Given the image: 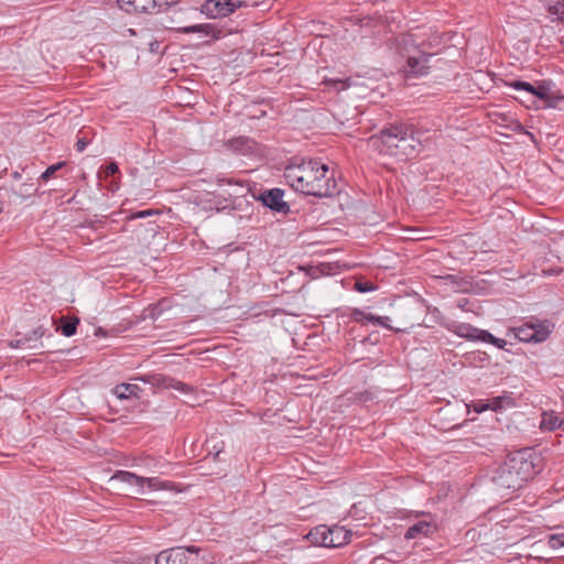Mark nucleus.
I'll return each mask as SVG.
<instances>
[{
  "mask_svg": "<svg viewBox=\"0 0 564 564\" xmlns=\"http://www.w3.org/2000/svg\"><path fill=\"white\" fill-rule=\"evenodd\" d=\"M286 183L296 192L316 197H330L339 193L336 178L328 165L318 160L296 159L284 170Z\"/></svg>",
  "mask_w": 564,
  "mask_h": 564,
  "instance_id": "1",
  "label": "nucleus"
},
{
  "mask_svg": "<svg viewBox=\"0 0 564 564\" xmlns=\"http://www.w3.org/2000/svg\"><path fill=\"white\" fill-rule=\"evenodd\" d=\"M543 459L532 448L511 453L499 465L492 476V482L499 491H516L542 470Z\"/></svg>",
  "mask_w": 564,
  "mask_h": 564,
  "instance_id": "2",
  "label": "nucleus"
},
{
  "mask_svg": "<svg viewBox=\"0 0 564 564\" xmlns=\"http://www.w3.org/2000/svg\"><path fill=\"white\" fill-rule=\"evenodd\" d=\"M419 141L412 127L405 123H387L379 133L369 137L368 147L380 155L408 160L416 152Z\"/></svg>",
  "mask_w": 564,
  "mask_h": 564,
  "instance_id": "3",
  "label": "nucleus"
},
{
  "mask_svg": "<svg viewBox=\"0 0 564 564\" xmlns=\"http://www.w3.org/2000/svg\"><path fill=\"white\" fill-rule=\"evenodd\" d=\"M199 551L194 545L166 549L155 556V564H204Z\"/></svg>",
  "mask_w": 564,
  "mask_h": 564,
  "instance_id": "4",
  "label": "nucleus"
},
{
  "mask_svg": "<svg viewBox=\"0 0 564 564\" xmlns=\"http://www.w3.org/2000/svg\"><path fill=\"white\" fill-rule=\"evenodd\" d=\"M513 333L516 338L524 343H541L544 341L551 334V324L543 323H525L522 326L514 327Z\"/></svg>",
  "mask_w": 564,
  "mask_h": 564,
  "instance_id": "5",
  "label": "nucleus"
},
{
  "mask_svg": "<svg viewBox=\"0 0 564 564\" xmlns=\"http://www.w3.org/2000/svg\"><path fill=\"white\" fill-rule=\"evenodd\" d=\"M432 56V54H426L420 50H416L415 54L410 55L406 59V65L404 67V73L406 77H417L426 75L430 68L429 59Z\"/></svg>",
  "mask_w": 564,
  "mask_h": 564,
  "instance_id": "6",
  "label": "nucleus"
},
{
  "mask_svg": "<svg viewBox=\"0 0 564 564\" xmlns=\"http://www.w3.org/2000/svg\"><path fill=\"white\" fill-rule=\"evenodd\" d=\"M284 192L280 188H271L261 193L258 197L262 204L273 212L288 214L290 206L283 200Z\"/></svg>",
  "mask_w": 564,
  "mask_h": 564,
  "instance_id": "7",
  "label": "nucleus"
},
{
  "mask_svg": "<svg viewBox=\"0 0 564 564\" xmlns=\"http://www.w3.org/2000/svg\"><path fill=\"white\" fill-rule=\"evenodd\" d=\"M141 380L145 383H150L153 387L158 388H171L184 393L192 391L191 387L186 383L178 381L172 377L165 376L163 373H150L144 375Z\"/></svg>",
  "mask_w": 564,
  "mask_h": 564,
  "instance_id": "8",
  "label": "nucleus"
},
{
  "mask_svg": "<svg viewBox=\"0 0 564 564\" xmlns=\"http://www.w3.org/2000/svg\"><path fill=\"white\" fill-rule=\"evenodd\" d=\"M229 0H206L200 6V12L209 19H220L234 13Z\"/></svg>",
  "mask_w": 564,
  "mask_h": 564,
  "instance_id": "9",
  "label": "nucleus"
},
{
  "mask_svg": "<svg viewBox=\"0 0 564 564\" xmlns=\"http://www.w3.org/2000/svg\"><path fill=\"white\" fill-rule=\"evenodd\" d=\"M120 9L129 14L158 13L156 0H117Z\"/></svg>",
  "mask_w": 564,
  "mask_h": 564,
  "instance_id": "10",
  "label": "nucleus"
},
{
  "mask_svg": "<svg viewBox=\"0 0 564 564\" xmlns=\"http://www.w3.org/2000/svg\"><path fill=\"white\" fill-rule=\"evenodd\" d=\"M427 517L429 519L420 520L416 523L410 525L404 533V539L412 540L432 535L436 529V524L430 514Z\"/></svg>",
  "mask_w": 564,
  "mask_h": 564,
  "instance_id": "11",
  "label": "nucleus"
},
{
  "mask_svg": "<svg viewBox=\"0 0 564 564\" xmlns=\"http://www.w3.org/2000/svg\"><path fill=\"white\" fill-rule=\"evenodd\" d=\"M351 532L340 525L329 527L328 547H340L350 542Z\"/></svg>",
  "mask_w": 564,
  "mask_h": 564,
  "instance_id": "12",
  "label": "nucleus"
},
{
  "mask_svg": "<svg viewBox=\"0 0 564 564\" xmlns=\"http://www.w3.org/2000/svg\"><path fill=\"white\" fill-rule=\"evenodd\" d=\"M552 17L553 22L564 25V0H539Z\"/></svg>",
  "mask_w": 564,
  "mask_h": 564,
  "instance_id": "13",
  "label": "nucleus"
},
{
  "mask_svg": "<svg viewBox=\"0 0 564 564\" xmlns=\"http://www.w3.org/2000/svg\"><path fill=\"white\" fill-rule=\"evenodd\" d=\"M177 31L181 33H184V34L203 33L205 35H208V36L210 35L213 37H218L219 34L221 33V31L219 29H217L212 23H202V24H193V25H188V26H183V28H178Z\"/></svg>",
  "mask_w": 564,
  "mask_h": 564,
  "instance_id": "14",
  "label": "nucleus"
},
{
  "mask_svg": "<svg viewBox=\"0 0 564 564\" xmlns=\"http://www.w3.org/2000/svg\"><path fill=\"white\" fill-rule=\"evenodd\" d=\"M306 538L315 545L328 547L329 527L317 525L307 533Z\"/></svg>",
  "mask_w": 564,
  "mask_h": 564,
  "instance_id": "15",
  "label": "nucleus"
},
{
  "mask_svg": "<svg viewBox=\"0 0 564 564\" xmlns=\"http://www.w3.org/2000/svg\"><path fill=\"white\" fill-rule=\"evenodd\" d=\"M445 326L451 330L453 332L454 334H456L457 336L459 337H463V338H466V339H469V340H476L477 339V335H478V330L479 328L470 325V324H466V323H454V324H451V325H446Z\"/></svg>",
  "mask_w": 564,
  "mask_h": 564,
  "instance_id": "16",
  "label": "nucleus"
},
{
  "mask_svg": "<svg viewBox=\"0 0 564 564\" xmlns=\"http://www.w3.org/2000/svg\"><path fill=\"white\" fill-rule=\"evenodd\" d=\"M564 423V420L561 419L555 412H543L541 422H540V429L542 431H554L555 429H558Z\"/></svg>",
  "mask_w": 564,
  "mask_h": 564,
  "instance_id": "17",
  "label": "nucleus"
},
{
  "mask_svg": "<svg viewBox=\"0 0 564 564\" xmlns=\"http://www.w3.org/2000/svg\"><path fill=\"white\" fill-rule=\"evenodd\" d=\"M112 479L119 480L121 482L131 485V486H138L141 489L145 485V477L138 476L133 473L126 471V470H119L113 476Z\"/></svg>",
  "mask_w": 564,
  "mask_h": 564,
  "instance_id": "18",
  "label": "nucleus"
},
{
  "mask_svg": "<svg viewBox=\"0 0 564 564\" xmlns=\"http://www.w3.org/2000/svg\"><path fill=\"white\" fill-rule=\"evenodd\" d=\"M140 391V387L133 383H121L113 388V393L121 400H127L132 397L137 398Z\"/></svg>",
  "mask_w": 564,
  "mask_h": 564,
  "instance_id": "19",
  "label": "nucleus"
},
{
  "mask_svg": "<svg viewBox=\"0 0 564 564\" xmlns=\"http://www.w3.org/2000/svg\"><path fill=\"white\" fill-rule=\"evenodd\" d=\"M225 443L218 437H210L206 441V458L213 457V460H220V454L223 453Z\"/></svg>",
  "mask_w": 564,
  "mask_h": 564,
  "instance_id": "20",
  "label": "nucleus"
},
{
  "mask_svg": "<svg viewBox=\"0 0 564 564\" xmlns=\"http://www.w3.org/2000/svg\"><path fill=\"white\" fill-rule=\"evenodd\" d=\"M78 324V317L63 316L61 318V325L57 327V330H59L65 337H70L76 334Z\"/></svg>",
  "mask_w": 564,
  "mask_h": 564,
  "instance_id": "21",
  "label": "nucleus"
},
{
  "mask_svg": "<svg viewBox=\"0 0 564 564\" xmlns=\"http://www.w3.org/2000/svg\"><path fill=\"white\" fill-rule=\"evenodd\" d=\"M145 484L151 490H176L175 482L162 480L159 477H145Z\"/></svg>",
  "mask_w": 564,
  "mask_h": 564,
  "instance_id": "22",
  "label": "nucleus"
},
{
  "mask_svg": "<svg viewBox=\"0 0 564 564\" xmlns=\"http://www.w3.org/2000/svg\"><path fill=\"white\" fill-rule=\"evenodd\" d=\"M488 401L490 403V409L496 412L500 411L505 408L514 406V404H516L513 398L511 395H507V394L494 397V398L489 399Z\"/></svg>",
  "mask_w": 564,
  "mask_h": 564,
  "instance_id": "23",
  "label": "nucleus"
},
{
  "mask_svg": "<svg viewBox=\"0 0 564 564\" xmlns=\"http://www.w3.org/2000/svg\"><path fill=\"white\" fill-rule=\"evenodd\" d=\"M167 307V302L165 300H162L155 304H151L143 311L144 318H151L155 321Z\"/></svg>",
  "mask_w": 564,
  "mask_h": 564,
  "instance_id": "24",
  "label": "nucleus"
},
{
  "mask_svg": "<svg viewBox=\"0 0 564 564\" xmlns=\"http://www.w3.org/2000/svg\"><path fill=\"white\" fill-rule=\"evenodd\" d=\"M547 544L552 549L564 546V525L555 528V532L547 536Z\"/></svg>",
  "mask_w": 564,
  "mask_h": 564,
  "instance_id": "25",
  "label": "nucleus"
},
{
  "mask_svg": "<svg viewBox=\"0 0 564 564\" xmlns=\"http://www.w3.org/2000/svg\"><path fill=\"white\" fill-rule=\"evenodd\" d=\"M36 192L37 188L34 186L32 182H25L19 187V189H13V194L21 199L31 197L35 195Z\"/></svg>",
  "mask_w": 564,
  "mask_h": 564,
  "instance_id": "26",
  "label": "nucleus"
},
{
  "mask_svg": "<svg viewBox=\"0 0 564 564\" xmlns=\"http://www.w3.org/2000/svg\"><path fill=\"white\" fill-rule=\"evenodd\" d=\"M389 321L390 318L388 316H377V315H373V314H368L367 316V323H372V324H376V325H380L387 329H390L394 333H399V332H402L403 329L401 328H394L392 327L390 324H389Z\"/></svg>",
  "mask_w": 564,
  "mask_h": 564,
  "instance_id": "27",
  "label": "nucleus"
},
{
  "mask_svg": "<svg viewBox=\"0 0 564 564\" xmlns=\"http://www.w3.org/2000/svg\"><path fill=\"white\" fill-rule=\"evenodd\" d=\"M44 334H45V329L43 328V326H39L35 329H33L30 335H25L23 338L18 339L15 346L20 347L31 340H39L44 336Z\"/></svg>",
  "mask_w": 564,
  "mask_h": 564,
  "instance_id": "28",
  "label": "nucleus"
},
{
  "mask_svg": "<svg viewBox=\"0 0 564 564\" xmlns=\"http://www.w3.org/2000/svg\"><path fill=\"white\" fill-rule=\"evenodd\" d=\"M66 165V162H57L48 166L39 177L42 182H47L51 177L55 176L56 172L62 170Z\"/></svg>",
  "mask_w": 564,
  "mask_h": 564,
  "instance_id": "29",
  "label": "nucleus"
},
{
  "mask_svg": "<svg viewBox=\"0 0 564 564\" xmlns=\"http://www.w3.org/2000/svg\"><path fill=\"white\" fill-rule=\"evenodd\" d=\"M551 93L552 90L550 87V83L541 82L538 86H535L534 97L545 101L547 98H550Z\"/></svg>",
  "mask_w": 564,
  "mask_h": 564,
  "instance_id": "30",
  "label": "nucleus"
},
{
  "mask_svg": "<svg viewBox=\"0 0 564 564\" xmlns=\"http://www.w3.org/2000/svg\"><path fill=\"white\" fill-rule=\"evenodd\" d=\"M508 86L517 89V90H524L529 93L530 95L534 96L535 86H533L530 83L523 82V80H512L508 83Z\"/></svg>",
  "mask_w": 564,
  "mask_h": 564,
  "instance_id": "31",
  "label": "nucleus"
},
{
  "mask_svg": "<svg viewBox=\"0 0 564 564\" xmlns=\"http://www.w3.org/2000/svg\"><path fill=\"white\" fill-rule=\"evenodd\" d=\"M376 289L375 283L370 281H356L354 284V290L359 293L371 292Z\"/></svg>",
  "mask_w": 564,
  "mask_h": 564,
  "instance_id": "32",
  "label": "nucleus"
},
{
  "mask_svg": "<svg viewBox=\"0 0 564 564\" xmlns=\"http://www.w3.org/2000/svg\"><path fill=\"white\" fill-rule=\"evenodd\" d=\"M328 269H329V264L327 263H321L317 267H314V268H311L310 271H308V274L313 278V279H316L318 278L321 274H325L328 272Z\"/></svg>",
  "mask_w": 564,
  "mask_h": 564,
  "instance_id": "33",
  "label": "nucleus"
},
{
  "mask_svg": "<svg viewBox=\"0 0 564 564\" xmlns=\"http://www.w3.org/2000/svg\"><path fill=\"white\" fill-rule=\"evenodd\" d=\"M476 340H480V341L494 345V343L496 341V337L488 330L479 329Z\"/></svg>",
  "mask_w": 564,
  "mask_h": 564,
  "instance_id": "34",
  "label": "nucleus"
},
{
  "mask_svg": "<svg viewBox=\"0 0 564 564\" xmlns=\"http://www.w3.org/2000/svg\"><path fill=\"white\" fill-rule=\"evenodd\" d=\"M230 3H232V9L234 11H236L238 8H242V7H254L257 4L256 1H250V0H229Z\"/></svg>",
  "mask_w": 564,
  "mask_h": 564,
  "instance_id": "35",
  "label": "nucleus"
},
{
  "mask_svg": "<svg viewBox=\"0 0 564 564\" xmlns=\"http://www.w3.org/2000/svg\"><path fill=\"white\" fill-rule=\"evenodd\" d=\"M563 96H557L553 91L550 94V98H547L544 102L547 107L555 108L557 107L558 102L563 100Z\"/></svg>",
  "mask_w": 564,
  "mask_h": 564,
  "instance_id": "36",
  "label": "nucleus"
},
{
  "mask_svg": "<svg viewBox=\"0 0 564 564\" xmlns=\"http://www.w3.org/2000/svg\"><path fill=\"white\" fill-rule=\"evenodd\" d=\"M369 313H365L359 308H354L350 317L356 322H367V316Z\"/></svg>",
  "mask_w": 564,
  "mask_h": 564,
  "instance_id": "37",
  "label": "nucleus"
},
{
  "mask_svg": "<svg viewBox=\"0 0 564 564\" xmlns=\"http://www.w3.org/2000/svg\"><path fill=\"white\" fill-rule=\"evenodd\" d=\"M181 0H156L158 11H164L171 6L178 3Z\"/></svg>",
  "mask_w": 564,
  "mask_h": 564,
  "instance_id": "38",
  "label": "nucleus"
},
{
  "mask_svg": "<svg viewBox=\"0 0 564 564\" xmlns=\"http://www.w3.org/2000/svg\"><path fill=\"white\" fill-rule=\"evenodd\" d=\"M221 182L227 185H232V184L238 185L241 188L246 189L247 192L250 189L248 183L242 180L224 178V180H221Z\"/></svg>",
  "mask_w": 564,
  "mask_h": 564,
  "instance_id": "39",
  "label": "nucleus"
},
{
  "mask_svg": "<svg viewBox=\"0 0 564 564\" xmlns=\"http://www.w3.org/2000/svg\"><path fill=\"white\" fill-rule=\"evenodd\" d=\"M153 214H154V212L152 209L140 210V212L131 214L129 216V219L132 220V219H138V218H144V217L151 216Z\"/></svg>",
  "mask_w": 564,
  "mask_h": 564,
  "instance_id": "40",
  "label": "nucleus"
},
{
  "mask_svg": "<svg viewBox=\"0 0 564 564\" xmlns=\"http://www.w3.org/2000/svg\"><path fill=\"white\" fill-rule=\"evenodd\" d=\"M474 408H475L476 412L480 413V412H484V411L490 409V403H489V401L484 402L482 400H480L474 404Z\"/></svg>",
  "mask_w": 564,
  "mask_h": 564,
  "instance_id": "41",
  "label": "nucleus"
},
{
  "mask_svg": "<svg viewBox=\"0 0 564 564\" xmlns=\"http://www.w3.org/2000/svg\"><path fill=\"white\" fill-rule=\"evenodd\" d=\"M234 143L236 144H239V145H243L247 148V150H250L251 149V140L247 139V138H238L234 141Z\"/></svg>",
  "mask_w": 564,
  "mask_h": 564,
  "instance_id": "42",
  "label": "nucleus"
},
{
  "mask_svg": "<svg viewBox=\"0 0 564 564\" xmlns=\"http://www.w3.org/2000/svg\"><path fill=\"white\" fill-rule=\"evenodd\" d=\"M87 144L88 142L84 138H79L75 147L78 152H83L86 149Z\"/></svg>",
  "mask_w": 564,
  "mask_h": 564,
  "instance_id": "43",
  "label": "nucleus"
},
{
  "mask_svg": "<svg viewBox=\"0 0 564 564\" xmlns=\"http://www.w3.org/2000/svg\"><path fill=\"white\" fill-rule=\"evenodd\" d=\"M118 171H119V169H118V165H117L116 163H110V164L107 166V174H108V175H113V174H116Z\"/></svg>",
  "mask_w": 564,
  "mask_h": 564,
  "instance_id": "44",
  "label": "nucleus"
},
{
  "mask_svg": "<svg viewBox=\"0 0 564 564\" xmlns=\"http://www.w3.org/2000/svg\"><path fill=\"white\" fill-rule=\"evenodd\" d=\"M494 345L500 349H505L507 341L502 338L496 337V341L494 343Z\"/></svg>",
  "mask_w": 564,
  "mask_h": 564,
  "instance_id": "45",
  "label": "nucleus"
},
{
  "mask_svg": "<svg viewBox=\"0 0 564 564\" xmlns=\"http://www.w3.org/2000/svg\"><path fill=\"white\" fill-rule=\"evenodd\" d=\"M12 177L14 180H20L21 178V174L18 171H15V172L12 173Z\"/></svg>",
  "mask_w": 564,
  "mask_h": 564,
  "instance_id": "46",
  "label": "nucleus"
},
{
  "mask_svg": "<svg viewBox=\"0 0 564 564\" xmlns=\"http://www.w3.org/2000/svg\"><path fill=\"white\" fill-rule=\"evenodd\" d=\"M96 336H100V335H105V332L102 330L101 327L97 328L96 329V333H95Z\"/></svg>",
  "mask_w": 564,
  "mask_h": 564,
  "instance_id": "47",
  "label": "nucleus"
},
{
  "mask_svg": "<svg viewBox=\"0 0 564 564\" xmlns=\"http://www.w3.org/2000/svg\"><path fill=\"white\" fill-rule=\"evenodd\" d=\"M76 195L72 196V198L68 202H73L75 199Z\"/></svg>",
  "mask_w": 564,
  "mask_h": 564,
  "instance_id": "48",
  "label": "nucleus"
},
{
  "mask_svg": "<svg viewBox=\"0 0 564 564\" xmlns=\"http://www.w3.org/2000/svg\"><path fill=\"white\" fill-rule=\"evenodd\" d=\"M2 202L0 200V213L2 212Z\"/></svg>",
  "mask_w": 564,
  "mask_h": 564,
  "instance_id": "49",
  "label": "nucleus"
}]
</instances>
